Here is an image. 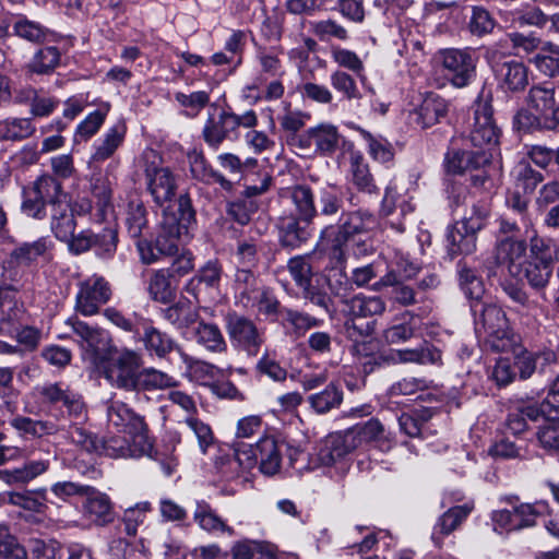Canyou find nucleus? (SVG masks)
<instances>
[{"label": "nucleus", "mask_w": 559, "mask_h": 559, "mask_svg": "<svg viewBox=\"0 0 559 559\" xmlns=\"http://www.w3.org/2000/svg\"><path fill=\"white\" fill-rule=\"evenodd\" d=\"M396 355L401 364L438 365L441 362L440 350L427 344L415 348H401Z\"/></svg>", "instance_id": "nucleus-56"}, {"label": "nucleus", "mask_w": 559, "mask_h": 559, "mask_svg": "<svg viewBox=\"0 0 559 559\" xmlns=\"http://www.w3.org/2000/svg\"><path fill=\"white\" fill-rule=\"evenodd\" d=\"M350 438L346 431H338L328 436L321 445L317 460L322 466H336L344 471L347 467V459L355 451Z\"/></svg>", "instance_id": "nucleus-19"}, {"label": "nucleus", "mask_w": 559, "mask_h": 559, "mask_svg": "<svg viewBox=\"0 0 559 559\" xmlns=\"http://www.w3.org/2000/svg\"><path fill=\"white\" fill-rule=\"evenodd\" d=\"M527 243L518 237L498 238L496 245V260L506 266L511 276L522 272V264L526 261Z\"/></svg>", "instance_id": "nucleus-24"}, {"label": "nucleus", "mask_w": 559, "mask_h": 559, "mask_svg": "<svg viewBox=\"0 0 559 559\" xmlns=\"http://www.w3.org/2000/svg\"><path fill=\"white\" fill-rule=\"evenodd\" d=\"M488 212L473 204L469 215L456 222L447 231V247L451 255L471 254L476 250V234L484 227Z\"/></svg>", "instance_id": "nucleus-7"}, {"label": "nucleus", "mask_w": 559, "mask_h": 559, "mask_svg": "<svg viewBox=\"0 0 559 559\" xmlns=\"http://www.w3.org/2000/svg\"><path fill=\"white\" fill-rule=\"evenodd\" d=\"M501 131L493 119L492 106L478 100L474 105V123L469 132V142L479 148H492L498 145Z\"/></svg>", "instance_id": "nucleus-12"}, {"label": "nucleus", "mask_w": 559, "mask_h": 559, "mask_svg": "<svg viewBox=\"0 0 559 559\" xmlns=\"http://www.w3.org/2000/svg\"><path fill=\"white\" fill-rule=\"evenodd\" d=\"M193 520L197 525L204 532L218 535H235V530L229 526L226 521L221 518L212 506L205 500H198L193 511Z\"/></svg>", "instance_id": "nucleus-28"}, {"label": "nucleus", "mask_w": 559, "mask_h": 559, "mask_svg": "<svg viewBox=\"0 0 559 559\" xmlns=\"http://www.w3.org/2000/svg\"><path fill=\"white\" fill-rule=\"evenodd\" d=\"M110 297L109 283L103 276L94 274L79 284L75 310L84 317L94 316L103 305L109 301Z\"/></svg>", "instance_id": "nucleus-11"}, {"label": "nucleus", "mask_w": 559, "mask_h": 559, "mask_svg": "<svg viewBox=\"0 0 559 559\" xmlns=\"http://www.w3.org/2000/svg\"><path fill=\"white\" fill-rule=\"evenodd\" d=\"M489 162L487 154L481 152H473L460 147L456 141H452L451 145L445 153L444 168L451 175H464L465 173L473 171Z\"/></svg>", "instance_id": "nucleus-23"}, {"label": "nucleus", "mask_w": 559, "mask_h": 559, "mask_svg": "<svg viewBox=\"0 0 559 559\" xmlns=\"http://www.w3.org/2000/svg\"><path fill=\"white\" fill-rule=\"evenodd\" d=\"M35 132L29 118H9L0 121V141H21Z\"/></svg>", "instance_id": "nucleus-57"}, {"label": "nucleus", "mask_w": 559, "mask_h": 559, "mask_svg": "<svg viewBox=\"0 0 559 559\" xmlns=\"http://www.w3.org/2000/svg\"><path fill=\"white\" fill-rule=\"evenodd\" d=\"M556 354L548 349L537 353L523 352L515 358V367L519 371V376L522 380H526L533 376V373L556 361Z\"/></svg>", "instance_id": "nucleus-42"}, {"label": "nucleus", "mask_w": 559, "mask_h": 559, "mask_svg": "<svg viewBox=\"0 0 559 559\" xmlns=\"http://www.w3.org/2000/svg\"><path fill=\"white\" fill-rule=\"evenodd\" d=\"M552 275V266L527 260L522 264V272L513 277L525 280L535 290L545 289Z\"/></svg>", "instance_id": "nucleus-48"}, {"label": "nucleus", "mask_w": 559, "mask_h": 559, "mask_svg": "<svg viewBox=\"0 0 559 559\" xmlns=\"http://www.w3.org/2000/svg\"><path fill=\"white\" fill-rule=\"evenodd\" d=\"M98 448L99 451L96 455H105L112 459H135L148 454L152 443L147 437L112 436L107 439L100 438Z\"/></svg>", "instance_id": "nucleus-15"}, {"label": "nucleus", "mask_w": 559, "mask_h": 559, "mask_svg": "<svg viewBox=\"0 0 559 559\" xmlns=\"http://www.w3.org/2000/svg\"><path fill=\"white\" fill-rule=\"evenodd\" d=\"M263 288L264 286L260 284L253 270H236L234 292L237 305L242 308H250Z\"/></svg>", "instance_id": "nucleus-32"}, {"label": "nucleus", "mask_w": 559, "mask_h": 559, "mask_svg": "<svg viewBox=\"0 0 559 559\" xmlns=\"http://www.w3.org/2000/svg\"><path fill=\"white\" fill-rule=\"evenodd\" d=\"M345 431L348 438L353 439L352 443L355 450L371 443L381 450L391 448L392 439L390 433L385 431L384 426L376 418L357 424Z\"/></svg>", "instance_id": "nucleus-21"}, {"label": "nucleus", "mask_w": 559, "mask_h": 559, "mask_svg": "<svg viewBox=\"0 0 559 559\" xmlns=\"http://www.w3.org/2000/svg\"><path fill=\"white\" fill-rule=\"evenodd\" d=\"M378 227V217L367 210L343 213L337 225H329L321 230L319 246L335 266L342 265L346 259L347 243L357 237L370 235Z\"/></svg>", "instance_id": "nucleus-2"}, {"label": "nucleus", "mask_w": 559, "mask_h": 559, "mask_svg": "<svg viewBox=\"0 0 559 559\" xmlns=\"http://www.w3.org/2000/svg\"><path fill=\"white\" fill-rule=\"evenodd\" d=\"M475 330L495 352H509L518 344L519 337L509 326L504 311L492 304L476 302L472 306Z\"/></svg>", "instance_id": "nucleus-4"}, {"label": "nucleus", "mask_w": 559, "mask_h": 559, "mask_svg": "<svg viewBox=\"0 0 559 559\" xmlns=\"http://www.w3.org/2000/svg\"><path fill=\"white\" fill-rule=\"evenodd\" d=\"M67 202L62 183L50 175H43L24 188L21 209L25 215L43 219L47 216V205L53 211Z\"/></svg>", "instance_id": "nucleus-5"}, {"label": "nucleus", "mask_w": 559, "mask_h": 559, "mask_svg": "<svg viewBox=\"0 0 559 559\" xmlns=\"http://www.w3.org/2000/svg\"><path fill=\"white\" fill-rule=\"evenodd\" d=\"M84 495H86L84 512L94 524L104 526L114 521L112 503L106 493L90 487Z\"/></svg>", "instance_id": "nucleus-30"}, {"label": "nucleus", "mask_w": 559, "mask_h": 559, "mask_svg": "<svg viewBox=\"0 0 559 559\" xmlns=\"http://www.w3.org/2000/svg\"><path fill=\"white\" fill-rule=\"evenodd\" d=\"M75 227L74 215L70 211L68 202L51 211V230L56 238L66 242L71 239Z\"/></svg>", "instance_id": "nucleus-54"}, {"label": "nucleus", "mask_w": 559, "mask_h": 559, "mask_svg": "<svg viewBox=\"0 0 559 559\" xmlns=\"http://www.w3.org/2000/svg\"><path fill=\"white\" fill-rule=\"evenodd\" d=\"M197 343L213 353L227 349L226 341L216 324L200 322L194 332Z\"/></svg>", "instance_id": "nucleus-53"}, {"label": "nucleus", "mask_w": 559, "mask_h": 559, "mask_svg": "<svg viewBox=\"0 0 559 559\" xmlns=\"http://www.w3.org/2000/svg\"><path fill=\"white\" fill-rule=\"evenodd\" d=\"M499 79L506 90L518 92L528 84V71L522 62L508 61L501 64Z\"/></svg>", "instance_id": "nucleus-47"}, {"label": "nucleus", "mask_w": 559, "mask_h": 559, "mask_svg": "<svg viewBox=\"0 0 559 559\" xmlns=\"http://www.w3.org/2000/svg\"><path fill=\"white\" fill-rule=\"evenodd\" d=\"M70 252L81 254L90 249H94L100 258H110L114 255L118 243V231L115 223H108L100 233H94L91 229L81 230L78 235H72L71 239L66 241Z\"/></svg>", "instance_id": "nucleus-10"}, {"label": "nucleus", "mask_w": 559, "mask_h": 559, "mask_svg": "<svg viewBox=\"0 0 559 559\" xmlns=\"http://www.w3.org/2000/svg\"><path fill=\"white\" fill-rule=\"evenodd\" d=\"M107 420L110 427L119 432H124L130 438L147 437L144 418L123 402L111 401L109 403Z\"/></svg>", "instance_id": "nucleus-17"}, {"label": "nucleus", "mask_w": 559, "mask_h": 559, "mask_svg": "<svg viewBox=\"0 0 559 559\" xmlns=\"http://www.w3.org/2000/svg\"><path fill=\"white\" fill-rule=\"evenodd\" d=\"M349 180L361 192L370 194L378 191L368 164L357 151L349 153Z\"/></svg>", "instance_id": "nucleus-41"}, {"label": "nucleus", "mask_w": 559, "mask_h": 559, "mask_svg": "<svg viewBox=\"0 0 559 559\" xmlns=\"http://www.w3.org/2000/svg\"><path fill=\"white\" fill-rule=\"evenodd\" d=\"M61 44L62 37L58 34L53 41L40 44L41 47L34 52L26 66L27 71L39 75L51 74L61 64L63 53Z\"/></svg>", "instance_id": "nucleus-26"}, {"label": "nucleus", "mask_w": 559, "mask_h": 559, "mask_svg": "<svg viewBox=\"0 0 559 559\" xmlns=\"http://www.w3.org/2000/svg\"><path fill=\"white\" fill-rule=\"evenodd\" d=\"M538 445L548 453H559V424L554 419H544L536 431Z\"/></svg>", "instance_id": "nucleus-64"}, {"label": "nucleus", "mask_w": 559, "mask_h": 559, "mask_svg": "<svg viewBox=\"0 0 559 559\" xmlns=\"http://www.w3.org/2000/svg\"><path fill=\"white\" fill-rule=\"evenodd\" d=\"M162 317L178 330H183L198 321L197 307L188 299L180 298L174 305L162 309Z\"/></svg>", "instance_id": "nucleus-38"}, {"label": "nucleus", "mask_w": 559, "mask_h": 559, "mask_svg": "<svg viewBox=\"0 0 559 559\" xmlns=\"http://www.w3.org/2000/svg\"><path fill=\"white\" fill-rule=\"evenodd\" d=\"M414 320L415 316L408 311L395 317L392 323L382 332L384 342L394 345L409 341L417 330Z\"/></svg>", "instance_id": "nucleus-43"}, {"label": "nucleus", "mask_w": 559, "mask_h": 559, "mask_svg": "<svg viewBox=\"0 0 559 559\" xmlns=\"http://www.w3.org/2000/svg\"><path fill=\"white\" fill-rule=\"evenodd\" d=\"M531 260L552 266L559 260V245L537 235L530 239Z\"/></svg>", "instance_id": "nucleus-55"}, {"label": "nucleus", "mask_w": 559, "mask_h": 559, "mask_svg": "<svg viewBox=\"0 0 559 559\" xmlns=\"http://www.w3.org/2000/svg\"><path fill=\"white\" fill-rule=\"evenodd\" d=\"M555 93L552 85L532 86L526 96V108L514 117L518 128L525 131L556 129L559 126V104Z\"/></svg>", "instance_id": "nucleus-3"}, {"label": "nucleus", "mask_w": 559, "mask_h": 559, "mask_svg": "<svg viewBox=\"0 0 559 559\" xmlns=\"http://www.w3.org/2000/svg\"><path fill=\"white\" fill-rule=\"evenodd\" d=\"M450 103L436 93H426L409 111V123L419 129H428L447 117Z\"/></svg>", "instance_id": "nucleus-14"}, {"label": "nucleus", "mask_w": 559, "mask_h": 559, "mask_svg": "<svg viewBox=\"0 0 559 559\" xmlns=\"http://www.w3.org/2000/svg\"><path fill=\"white\" fill-rule=\"evenodd\" d=\"M228 111H222L217 119L209 118L203 127L202 136L204 142L214 151H217L224 140L234 131Z\"/></svg>", "instance_id": "nucleus-44"}, {"label": "nucleus", "mask_w": 559, "mask_h": 559, "mask_svg": "<svg viewBox=\"0 0 559 559\" xmlns=\"http://www.w3.org/2000/svg\"><path fill=\"white\" fill-rule=\"evenodd\" d=\"M142 364V357L138 352L122 348L110 352L109 357L104 358L98 366L104 378L112 386L134 391Z\"/></svg>", "instance_id": "nucleus-6"}, {"label": "nucleus", "mask_w": 559, "mask_h": 559, "mask_svg": "<svg viewBox=\"0 0 559 559\" xmlns=\"http://www.w3.org/2000/svg\"><path fill=\"white\" fill-rule=\"evenodd\" d=\"M140 341L147 354L157 358H166L173 350L177 352V348H181L171 336L156 329L151 323L143 325Z\"/></svg>", "instance_id": "nucleus-31"}, {"label": "nucleus", "mask_w": 559, "mask_h": 559, "mask_svg": "<svg viewBox=\"0 0 559 559\" xmlns=\"http://www.w3.org/2000/svg\"><path fill=\"white\" fill-rule=\"evenodd\" d=\"M12 34L33 45L53 41L57 33L25 15H17L12 22Z\"/></svg>", "instance_id": "nucleus-29"}, {"label": "nucleus", "mask_w": 559, "mask_h": 559, "mask_svg": "<svg viewBox=\"0 0 559 559\" xmlns=\"http://www.w3.org/2000/svg\"><path fill=\"white\" fill-rule=\"evenodd\" d=\"M457 273L460 286L465 296L478 302L485 292L481 278L476 274L475 270L462 262L457 264Z\"/></svg>", "instance_id": "nucleus-62"}, {"label": "nucleus", "mask_w": 559, "mask_h": 559, "mask_svg": "<svg viewBox=\"0 0 559 559\" xmlns=\"http://www.w3.org/2000/svg\"><path fill=\"white\" fill-rule=\"evenodd\" d=\"M187 158L194 179L205 183H218L224 189H230L231 182L211 167L202 151L193 148L188 152Z\"/></svg>", "instance_id": "nucleus-36"}, {"label": "nucleus", "mask_w": 559, "mask_h": 559, "mask_svg": "<svg viewBox=\"0 0 559 559\" xmlns=\"http://www.w3.org/2000/svg\"><path fill=\"white\" fill-rule=\"evenodd\" d=\"M284 442L265 437L257 443L259 468L265 476H273L281 471Z\"/></svg>", "instance_id": "nucleus-27"}, {"label": "nucleus", "mask_w": 559, "mask_h": 559, "mask_svg": "<svg viewBox=\"0 0 559 559\" xmlns=\"http://www.w3.org/2000/svg\"><path fill=\"white\" fill-rule=\"evenodd\" d=\"M381 287H392L391 297L394 302L407 307L421 300L416 289L402 281L395 271H388L379 282L374 284L376 289Z\"/></svg>", "instance_id": "nucleus-35"}, {"label": "nucleus", "mask_w": 559, "mask_h": 559, "mask_svg": "<svg viewBox=\"0 0 559 559\" xmlns=\"http://www.w3.org/2000/svg\"><path fill=\"white\" fill-rule=\"evenodd\" d=\"M471 510V507L464 504L453 507L444 512L433 527V542L439 544L444 536L451 534L467 518Z\"/></svg>", "instance_id": "nucleus-45"}, {"label": "nucleus", "mask_w": 559, "mask_h": 559, "mask_svg": "<svg viewBox=\"0 0 559 559\" xmlns=\"http://www.w3.org/2000/svg\"><path fill=\"white\" fill-rule=\"evenodd\" d=\"M287 270L296 285L300 287L306 294H308L313 275L309 258L305 255H297L289 259L287 263Z\"/></svg>", "instance_id": "nucleus-63"}, {"label": "nucleus", "mask_w": 559, "mask_h": 559, "mask_svg": "<svg viewBox=\"0 0 559 559\" xmlns=\"http://www.w3.org/2000/svg\"><path fill=\"white\" fill-rule=\"evenodd\" d=\"M276 227L281 246L289 249L300 248L314 231L313 222L297 217L293 213L281 215Z\"/></svg>", "instance_id": "nucleus-16"}, {"label": "nucleus", "mask_w": 559, "mask_h": 559, "mask_svg": "<svg viewBox=\"0 0 559 559\" xmlns=\"http://www.w3.org/2000/svg\"><path fill=\"white\" fill-rule=\"evenodd\" d=\"M127 128L123 122H117L109 128L104 136L94 144L92 160L102 163L110 158L118 147L123 143Z\"/></svg>", "instance_id": "nucleus-40"}, {"label": "nucleus", "mask_w": 559, "mask_h": 559, "mask_svg": "<svg viewBox=\"0 0 559 559\" xmlns=\"http://www.w3.org/2000/svg\"><path fill=\"white\" fill-rule=\"evenodd\" d=\"M444 78L455 88L468 86L476 78L478 56L475 49L447 48L439 51Z\"/></svg>", "instance_id": "nucleus-8"}, {"label": "nucleus", "mask_w": 559, "mask_h": 559, "mask_svg": "<svg viewBox=\"0 0 559 559\" xmlns=\"http://www.w3.org/2000/svg\"><path fill=\"white\" fill-rule=\"evenodd\" d=\"M145 181L148 192L158 205L171 201L176 195L178 188L177 176L168 167L146 166Z\"/></svg>", "instance_id": "nucleus-18"}, {"label": "nucleus", "mask_w": 559, "mask_h": 559, "mask_svg": "<svg viewBox=\"0 0 559 559\" xmlns=\"http://www.w3.org/2000/svg\"><path fill=\"white\" fill-rule=\"evenodd\" d=\"M53 243L49 237H40L31 242H22L16 246L10 258L17 266H37L49 262L52 258Z\"/></svg>", "instance_id": "nucleus-25"}, {"label": "nucleus", "mask_w": 559, "mask_h": 559, "mask_svg": "<svg viewBox=\"0 0 559 559\" xmlns=\"http://www.w3.org/2000/svg\"><path fill=\"white\" fill-rule=\"evenodd\" d=\"M223 269L217 260H209L188 282L187 290L198 298L203 289L218 288Z\"/></svg>", "instance_id": "nucleus-39"}, {"label": "nucleus", "mask_w": 559, "mask_h": 559, "mask_svg": "<svg viewBox=\"0 0 559 559\" xmlns=\"http://www.w3.org/2000/svg\"><path fill=\"white\" fill-rule=\"evenodd\" d=\"M46 492L45 488L36 491L5 490L0 492V507L14 506L32 512H41L45 508Z\"/></svg>", "instance_id": "nucleus-37"}, {"label": "nucleus", "mask_w": 559, "mask_h": 559, "mask_svg": "<svg viewBox=\"0 0 559 559\" xmlns=\"http://www.w3.org/2000/svg\"><path fill=\"white\" fill-rule=\"evenodd\" d=\"M309 32L323 43L333 39L340 41H347L349 39L347 28L333 19L310 21Z\"/></svg>", "instance_id": "nucleus-51"}, {"label": "nucleus", "mask_w": 559, "mask_h": 559, "mask_svg": "<svg viewBox=\"0 0 559 559\" xmlns=\"http://www.w3.org/2000/svg\"><path fill=\"white\" fill-rule=\"evenodd\" d=\"M40 394L49 403H61L67 408L70 418L75 420L87 418V409L82 396L68 386L60 383H50L41 388Z\"/></svg>", "instance_id": "nucleus-22"}, {"label": "nucleus", "mask_w": 559, "mask_h": 559, "mask_svg": "<svg viewBox=\"0 0 559 559\" xmlns=\"http://www.w3.org/2000/svg\"><path fill=\"white\" fill-rule=\"evenodd\" d=\"M377 350L378 344L373 340L355 341L352 353L365 373H370L377 367H381V362L377 358Z\"/></svg>", "instance_id": "nucleus-59"}, {"label": "nucleus", "mask_w": 559, "mask_h": 559, "mask_svg": "<svg viewBox=\"0 0 559 559\" xmlns=\"http://www.w3.org/2000/svg\"><path fill=\"white\" fill-rule=\"evenodd\" d=\"M176 383V380L166 372L155 368H144L140 369L134 391L163 390L175 386Z\"/></svg>", "instance_id": "nucleus-58"}, {"label": "nucleus", "mask_w": 559, "mask_h": 559, "mask_svg": "<svg viewBox=\"0 0 559 559\" xmlns=\"http://www.w3.org/2000/svg\"><path fill=\"white\" fill-rule=\"evenodd\" d=\"M258 463L257 444L236 442L234 444V456L229 459L222 473L226 478L238 477L241 472L250 471Z\"/></svg>", "instance_id": "nucleus-34"}, {"label": "nucleus", "mask_w": 559, "mask_h": 559, "mask_svg": "<svg viewBox=\"0 0 559 559\" xmlns=\"http://www.w3.org/2000/svg\"><path fill=\"white\" fill-rule=\"evenodd\" d=\"M290 201L294 205V211L290 213L295 214L297 217L313 222L314 217L318 215V211L310 187L300 185L292 188Z\"/></svg>", "instance_id": "nucleus-46"}, {"label": "nucleus", "mask_w": 559, "mask_h": 559, "mask_svg": "<svg viewBox=\"0 0 559 559\" xmlns=\"http://www.w3.org/2000/svg\"><path fill=\"white\" fill-rule=\"evenodd\" d=\"M194 225L195 212L192 209L191 201L186 195H181L176 211H171L169 206L163 210L155 239L157 252H155L150 242L138 239L136 247L141 261L145 264H151L158 260V254H176L179 245L186 243L191 238V230Z\"/></svg>", "instance_id": "nucleus-1"}, {"label": "nucleus", "mask_w": 559, "mask_h": 559, "mask_svg": "<svg viewBox=\"0 0 559 559\" xmlns=\"http://www.w3.org/2000/svg\"><path fill=\"white\" fill-rule=\"evenodd\" d=\"M338 141L337 128L330 123H321L301 134L297 140V146L304 151L328 155L336 150Z\"/></svg>", "instance_id": "nucleus-20"}, {"label": "nucleus", "mask_w": 559, "mask_h": 559, "mask_svg": "<svg viewBox=\"0 0 559 559\" xmlns=\"http://www.w3.org/2000/svg\"><path fill=\"white\" fill-rule=\"evenodd\" d=\"M346 305L354 319L378 316L385 310V302L381 297L362 294L354 296Z\"/></svg>", "instance_id": "nucleus-49"}, {"label": "nucleus", "mask_w": 559, "mask_h": 559, "mask_svg": "<svg viewBox=\"0 0 559 559\" xmlns=\"http://www.w3.org/2000/svg\"><path fill=\"white\" fill-rule=\"evenodd\" d=\"M14 427L21 435L29 436L33 438H40L48 435H53L59 431L56 424L51 421L34 420L29 417L17 416L11 420Z\"/></svg>", "instance_id": "nucleus-60"}, {"label": "nucleus", "mask_w": 559, "mask_h": 559, "mask_svg": "<svg viewBox=\"0 0 559 559\" xmlns=\"http://www.w3.org/2000/svg\"><path fill=\"white\" fill-rule=\"evenodd\" d=\"M170 274L166 269L152 272L147 282L150 297L160 304H169L175 297V290L170 284Z\"/></svg>", "instance_id": "nucleus-52"}, {"label": "nucleus", "mask_w": 559, "mask_h": 559, "mask_svg": "<svg viewBox=\"0 0 559 559\" xmlns=\"http://www.w3.org/2000/svg\"><path fill=\"white\" fill-rule=\"evenodd\" d=\"M93 197L96 199V213L93 214V219L97 223L107 221V216L111 211V194L112 190L110 183L106 179H96L92 189Z\"/></svg>", "instance_id": "nucleus-61"}, {"label": "nucleus", "mask_w": 559, "mask_h": 559, "mask_svg": "<svg viewBox=\"0 0 559 559\" xmlns=\"http://www.w3.org/2000/svg\"><path fill=\"white\" fill-rule=\"evenodd\" d=\"M50 466L49 460H33L12 469H1L0 479L9 486H26L28 483L45 474Z\"/></svg>", "instance_id": "nucleus-33"}, {"label": "nucleus", "mask_w": 559, "mask_h": 559, "mask_svg": "<svg viewBox=\"0 0 559 559\" xmlns=\"http://www.w3.org/2000/svg\"><path fill=\"white\" fill-rule=\"evenodd\" d=\"M226 331L234 347L252 357L258 355L263 336L253 321L237 313H229L226 317Z\"/></svg>", "instance_id": "nucleus-13"}, {"label": "nucleus", "mask_w": 559, "mask_h": 559, "mask_svg": "<svg viewBox=\"0 0 559 559\" xmlns=\"http://www.w3.org/2000/svg\"><path fill=\"white\" fill-rule=\"evenodd\" d=\"M64 324L76 336L75 342L82 349L83 358L93 365H99L106 354L111 352V337L106 330L91 326L76 317L68 318Z\"/></svg>", "instance_id": "nucleus-9"}, {"label": "nucleus", "mask_w": 559, "mask_h": 559, "mask_svg": "<svg viewBox=\"0 0 559 559\" xmlns=\"http://www.w3.org/2000/svg\"><path fill=\"white\" fill-rule=\"evenodd\" d=\"M64 432V437L70 443L76 447L81 452L90 455H96L98 453L100 438L93 431L74 423L71 424Z\"/></svg>", "instance_id": "nucleus-50"}]
</instances>
